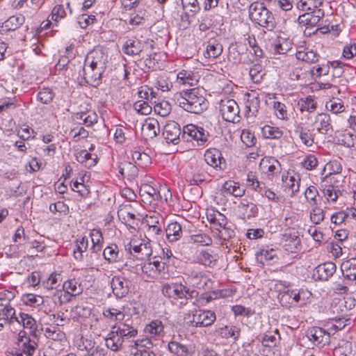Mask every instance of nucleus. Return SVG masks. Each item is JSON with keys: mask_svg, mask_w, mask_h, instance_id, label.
<instances>
[{"mask_svg": "<svg viewBox=\"0 0 356 356\" xmlns=\"http://www.w3.org/2000/svg\"><path fill=\"white\" fill-rule=\"evenodd\" d=\"M108 55L102 47H96L87 54L83 65V79L93 87L102 83V76L106 68Z\"/></svg>", "mask_w": 356, "mask_h": 356, "instance_id": "obj_1", "label": "nucleus"}, {"mask_svg": "<svg viewBox=\"0 0 356 356\" xmlns=\"http://www.w3.org/2000/svg\"><path fill=\"white\" fill-rule=\"evenodd\" d=\"M172 99L175 104L192 113H201L208 107V102L197 88L177 92Z\"/></svg>", "mask_w": 356, "mask_h": 356, "instance_id": "obj_2", "label": "nucleus"}, {"mask_svg": "<svg viewBox=\"0 0 356 356\" xmlns=\"http://www.w3.org/2000/svg\"><path fill=\"white\" fill-rule=\"evenodd\" d=\"M249 16L253 22L265 28L267 31H272L276 27L277 23L273 14L261 3H251L249 8Z\"/></svg>", "mask_w": 356, "mask_h": 356, "instance_id": "obj_3", "label": "nucleus"}, {"mask_svg": "<svg viewBox=\"0 0 356 356\" xmlns=\"http://www.w3.org/2000/svg\"><path fill=\"white\" fill-rule=\"evenodd\" d=\"M162 293L170 298L180 299V305H186L188 300L197 298L198 291L190 289L181 283L172 282L165 284L162 287Z\"/></svg>", "mask_w": 356, "mask_h": 356, "instance_id": "obj_4", "label": "nucleus"}, {"mask_svg": "<svg viewBox=\"0 0 356 356\" xmlns=\"http://www.w3.org/2000/svg\"><path fill=\"white\" fill-rule=\"evenodd\" d=\"M311 296V292L307 290L287 289L280 293L278 298L283 307L290 308L305 305Z\"/></svg>", "mask_w": 356, "mask_h": 356, "instance_id": "obj_5", "label": "nucleus"}, {"mask_svg": "<svg viewBox=\"0 0 356 356\" xmlns=\"http://www.w3.org/2000/svg\"><path fill=\"white\" fill-rule=\"evenodd\" d=\"M219 109L224 120L233 123L240 121L239 106L234 99H222L219 104Z\"/></svg>", "mask_w": 356, "mask_h": 356, "instance_id": "obj_6", "label": "nucleus"}, {"mask_svg": "<svg viewBox=\"0 0 356 356\" xmlns=\"http://www.w3.org/2000/svg\"><path fill=\"white\" fill-rule=\"evenodd\" d=\"M207 133L202 127L190 124L184 127L181 139L184 141H195L198 146L202 145L207 140Z\"/></svg>", "mask_w": 356, "mask_h": 356, "instance_id": "obj_7", "label": "nucleus"}, {"mask_svg": "<svg viewBox=\"0 0 356 356\" xmlns=\"http://www.w3.org/2000/svg\"><path fill=\"white\" fill-rule=\"evenodd\" d=\"M216 314L211 310H195L191 321L192 326L207 327L216 321Z\"/></svg>", "mask_w": 356, "mask_h": 356, "instance_id": "obj_8", "label": "nucleus"}, {"mask_svg": "<svg viewBox=\"0 0 356 356\" xmlns=\"http://www.w3.org/2000/svg\"><path fill=\"white\" fill-rule=\"evenodd\" d=\"M307 337L315 346L323 347L330 343V333L319 327L309 328L307 331Z\"/></svg>", "mask_w": 356, "mask_h": 356, "instance_id": "obj_9", "label": "nucleus"}, {"mask_svg": "<svg viewBox=\"0 0 356 356\" xmlns=\"http://www.w3.org/2000/svg\"><path fill=\"white\" fill-rule=\"evenodd\" d=\"M129 280L121 276H114L111 281L112 291L117 298L125 297L129 292Z\"/></svg>", "mask_w": 356, "mask_h": 356, "instance_id": "obj_10", "label": "nucleus"}, {"mask_svg": "<svg viewBox=\"0 0 356 356\" xmlns=\"http://www.w3.org/2000/svg\"><path fill=\"white\" fill-rule=\"evenodd\" d=\"M259 167L261 173L266 175L269 180H272L281 169L279 161L273 158L262 159Z\"/></svg>", "mask_w": 356, "mask_h": 356, "instance_id": "obj_11", "label": "nucleus"}, {"mask_svg": "<svg viewBox=\"0 0 356 356\" xmlns=\"http://www.w3.org/2000/svg\"><path fill=\"white\" fill-rule=\"evenodd\" d=\"M181 134L179 124L175 121L168 122L163 127V136L167 143L178 144Z\"/></svg>", "mask_w": 356, "mask_h": 356, "instance_id": "obj_12", "label": "nucleus"}, {"mask_svg": "<svg viewBox=\"0 0 356 356\" xmlns=\"http://www.w3.org/2000/svg\"><path fill=\"white\" fill-rule=\"evenodd\" d=\"M188 279L194 289L207 290L212 288L211 280L204 273H192Z\"/></svg>", "mask_w": 356, "mask_h": 356, "instance_id": "obj_13", "label": "nucleus"}, {"mask_svg": "<svg viewBox=\"0 0 356 356\" xmlns=\"http://www.w3.org/2000/svg\"><path fill=\"white\" fill-rule=\"evenodd\" d=\"M131 347L135 350L131 352L133 356H156L152 350L153 343L149 339L135 341Z\"/></svg>", "mask_w": 356, "mask_h": 356, "instance_id": "obj_14", "label": "nucleus"}, {"mask_svg": "<svg viewBox=\"0 0 356 356\" xmlns=\"http://www.w3.org/2000/svg\"><path fill=\"white\" fill-rule=\"evenodd\" d=\"M314 124L318 133L331 135L334 130L330 116L327 113H318L315 117Z\"/></svg>", "mask_w": 356, "mask_h": 356, "instance_id": "obj_15", "label": "nucleus"}, {"mask_svg": "<svg viewBox=\"0 0 356 356\" xmlns=\"http://www.w3.org/2000/svg\"><path fill=\"white\" fill-rule=\"evenodd\" d=\"M148 241H143L138 244V241L136 239H132L130 243L127 245L126 249L131 251L134 250L135 253H137L140 256V259H145L149 257L152 253V246L149 242V239Z\"/></svg>", "mask_w": 356, "mask_h": 356, "instance_id": "obj_16", "label": "nucleus"}, {"mask_svg": "<svg viewBox=\"0 0 356 356\" xmlns=\"http://www.w3.org/2000/svg\"><path fill=\"white\" fill-rule=\"evenodd\" d=\"M218 259V256L211 250H201L196 254L195 261L196 263L207 267L214 266Z\"/></svg>", "mask_w": 356, "mask_h": 356, "instance_id": "obj_17", "label": "nucleus"}, {"mask_svg": "<svg viewBox=\"0 0 356 356\" xmlns=\"http://www.w3.org/2000/svg\"><path fill=\"white\" fill-rule=\"evenodd\" d=\"M323 16L324 11L320 8H316L314 10L299 15L298 22L300 24L314 26L317 25Z\"/></svg>", "mask_w": 356, "mask_h": 356, "instance_id": "obj_18", "label": "nucleus"}, {"mask_svg": "<svg viewBox=\"0 0 356 356\" xmlns=\"http://www.w3.org/2000/svg\"><path fill=\"white\" fill-rule=\"evenodd\" d=\"M238 209L241 218L244 220L254 218L258 213L257 206L246 199L241 200L238 206Z\"/></svg>", "mask_w": 356, "mask_h": 356, "instance_id": "obj_19", "label": "nucleus"}, {"mask_svg": "<svg viewBox=\"0 0 356 356\" xmlns=\"http://www.w3.org/2000/svg\"><path fill=\"white\" fill-rule=\"evenodd\" d=\"M204 160L210 166L219 169H222V164L225 161L220 151L216 148L209 149L205 152Z\"/></svg>", "mask_w": 356, "mask_h": 356, "instance_id": "obj_20", "label": "nucleus"}, {"mask_svg": "<svg viewBox=\"0 0 356 356\" xmlns=\"http://www.w3.org/2000/svg\"><path fill=\"white\" fill-rule=\"evenodd\" d=\"M63 289L67 294L64 296L67 302L71 300L72 296H79L83 292L81 284L76 279L65 281L63 284Z\"/></svg>", "mask_w": 356, "mask_h": 356, "instance_id": "obj_21", "label": "nucleus"}, {"mask_svg": "<svg viewBox=\"0 0 356 356\" xmlns=\"http://www.w3.org/2000/svg\"><path fill=\"white\" fill-rule=\"evenodd\" d=\"M336 268V265L333 262H326L315 268L314 275L319 280L326 281L333 275Z\"/></svg>", "mask_w": 356, "mask_h": 356, "instance_id": "obj_22", "label": "nucleus"}, {"mask_svg": "<svg viewBox=\"0 0 356 356\" xmlns=\"http://www.w3.org/2000/svg\"><path fill=\"white\" fill-rule=\"evenodd\" d=\"M143 133L149 138H154L160 132L159 123L157 120L149 118L145 120L142 127Z\"/></svg>", "mask_w": 356, "mask_h": 356, "instance_id": "obj_23", "label": "nucleus"}, {"mask_svg": "<svg viewBox=\"0 0 356 356\" xmlns=\"http://www.w3.org/2000/svg\"><path fill=\"white\" fill-rule=\"evenodd\" d=\"M74 119L79 124L90 127L97 122L98 116L94 111L88 110L76 113L74 115Z\"/></svg>", "mask_w": 356, "mask_h": 356, "instance_id": "obj_24", "label": "nucleus"}, {"mask_svg": "<svg viewBox=\"0 0 356 356\" xmlns=\"http://www.w3.org/2000/svg\"><path fill=\"white\" fill-rule=\"evenodd\" d=\"M341 270L345 278L349 280H356V258L344 261L341 265Z\"/></svg>", "mask_w": 356, "mask_h": 356, "instance_id": "obj_25", "label": "nucleus"}, {"mask_svg": "<svg viewBox=\"0 0 356 356\" xmlns=\"http://www.w3.org/2000/svg\"><path fill=\"white\" fill-rule=\"evenodd\" d=\"M165 234L168 241L173 243L177 241L182 236L181 225L177 222H172L165 228Z\"/></svg>", "mask_w": 356, "mask_h": 356, "instance_id": "obj_26", "label": "nucleus"}, {"mask_svg": "<svg viewBox=\"0 0 356 356\" xmlns=\"http://www.w3.org/2000/svg\"><path fill=\"white\" fill-rule=\"evenodd\" d=\"M222 52V45L216 40L211 39L208 41L204 56L207 58H216Z\"/></svg>", "mask_w": 356, "mask_h": 356, "instance_id": "obj_27", "label": "nucleus"}, {"mask_svg": "<svg viewBox=\"0 0 356 356\" xmlns=\"http://www.w3.org/2000/svg\"><path fill=\"white\" fill-rule=\"evenodd\" d=\"M118 171L123 177L129 179H134L138 173L137 165L129 161L121 162L118 165Z\"/></svg>", "mask_w": 356, "mask_h": 356, "instance_id": "obj_28", "label": "nucleus"}, {"mask_svg": "<svg viewBox=\"0 0 356 356\" xmlns=\"http://www.w3.org/2000/svg\"><path fill=\"white\" fill-rule=\"evenodd\" d=\"M24 22V17L22 15H13L6 20L1 26V31H13L20 27Z\"/></svg>", "mask_w": 356, "mask_h": 356, "instance_id": "obj_29", "label": "nucleus"}, {"mask_svg": "<svg viewBox=\"0 0 356 356\" xmlns=\"http://www.w3.org/2000/svg\"><path fill=\"white\" fill-rule=\"evenodd\" d=\"M216 332L223 339L232 338L236 341L240 337L241 330L234 325H225L216 330Z\"/></svg>", "mask_w": 356, "mask_h": 356, "instance_id": "obj_30", "label": "nucleus"}, {"mask_svg": "<svg viewBox=\"0 0 356 356\" xmlns=\"http://www.w3.org/2000/svg\"><path fill=\"white\" fill-rule=\"evenodd\" d=\"M113 330L123 340L124 338L129 339L135 337L138 334L136 329L127 323H120L118 325H115L113 327Z\"/></svg>", "mask_w": 356, "mask_h": 356, "instance_id": "obj_31", "label": "nucleus"}, {"mask_svg": "<svg viewBox=\"0 0 356 356\" xmlns=\"http://www.w3.org/2000/svg\"><path fill=\"white\" fill-rule=\"evenodd\" d=\"M283 239L285 242L284 247L286 251L297 252L300 250V239L298 236L285 234L283 236Z\"/></svg>", "mask_w": 356, "mask_h": 356, "instance_id": "obj_32", "label": "nucleus"}, {"mask_svg": "<svg viewBox=\"0 0 356 356\" xmlns=\"http://www.w3.org/2000/svg\"><path fill=\"white\" fill-rule=\"evenodd\" d=\"M103 256L109 264L118 262L121 259L119 248L116 244H111L105 248Z\"/></svg>", "mask_w": 356, "mask_h": 356, "instance_id": "obj_33", "label": "nucleus"}, {"mask_svg": "<svg viewBox=\"0 0 356 356\" xmlns=\"http://www.w3.org/2000/svg\"><path fill=\"white\" fill-rule=\"evenodd\" d=\"M144 332L147 337L154 338L160 337L163 332V324L160 321H153L145 326Z\"/></svg>", "mask_w": 356, "mask_h": 356, "instance_id": "obj_34", "label": "nucleus"}, {"mask_svg": "<svg viewBox=\"0 0 356 356\" xmlns=\"http://www.w3.org/2000/svg\"><path fill=\"white\" fill-rule=\"evenodd\" d=\"M168 350L171 353L177 356H187L190 353L189 348L175 340V337L168 343Z\"/></svg>", "mask_w": 356, "mask_h": 356, "instance_id": "obj_35", "label": "nucleus"}, {"mask_svg": "<svg viewBox=\"0 0 356 356\" xmlns=\"http://www.w3.org/2000/svg\"><path fill=\"white\" fill-rule=\"evenodd\" d=\"M291 46L292 44L289 40L279 37L272 44V51L274 54H284L291 49Z\"/></svg>", "mask_w": 356, "mask_h": 356, "instance_id": "obj_36", "label": "nucleus"}, {"mask_svg": "<svg viewBox=\"0 0 356 356\" xmlns=\"http://www.w3.org/2000/svg\"><path fill=\"white\" fill-rule=\"evenodd\" d=\"M257 259L258 261L264 264H272L277 259V254L275 250L273 248L270 249H262L257 254Z\"/></svg>", "mask_w": 356, "mask_h": 356, "instance_id": "obj_37", "label": "nucleus"}, {"mask_svg": "<svg viewBox=\"0 0 356 356\" xmlns=\"http://www.w3.org/2000/svg\"><path fill=\"white\" fill-rule=\"evenodd\" d=\"M106 346L113 351L119 350L123 343L124 340L115 333L114 330H112L107 338L105 340Z\"/></svg>", "mask_w": 356, "mask_h": 356, "instance_id": "obj_38", "label": "nucleus"}, {"mask_svg": "<svg viewBox=\"0 0 356 356\" xmlns=\"http://www.w3.org/2000/svg\"><path fill=\"white\" fill-rule=\"evenodd\" d=\"M296 57L297 59L307 63H316L321 58L320 55L316 51L308 49L298 51L296 54Z\"/></svg>", "mask_w": 356, "mask_h": 356, "instance_id": "obj_39", "label": "nucleus"}, {"mask_svg": "<svg viewBox=\"0 0 356 356\" xmlns=\"http://www.w3.org/2000/svg\"><path fill=\"white\" fill-rule=\"evenodd\" d=\"M97 155H92L86 149L81 150L76 154V161L88 168L94 166L97 163Z\"/></svg>", "mask_w": 356, "mask_h": 356, "instance_id": "obj_40", "label": "nucleus"}, {"mask_svg": "<svg viewBox=\"0 0 356 356\" xmlns=\"http://www.w3.org/2000/svg\"><path fill=\"white\" fill-rule=\"evenodd\" d=\"M88 246V240L86 236L77 238L76 241L75 248L73 251L74 257L76 260L81 261L83 257V252H85Z\"/></svg>", "mask_w": 356, "mask_h": 356, "instance_id": "obj_41", "label": "nucleus"}, {"mask_svg": "<svg viewBox=\"0 0 356 356\" xmlns=\"http://www.w3.org/2000/svg\"><path fill=\"white\" fill-rule=\"evenodd\" d=\"M295 133L298 135L302 143L307 147H311L314 143V138L312 137L310 130L307 127L298 125L295 129Z\"/></svg>", "mask_w": 356, "mask_h": 356, "instance_id": "obj_42", "label": "nucleus"}, {"mask_svg": "<svg viewBox=\"0 0 356 356\" xmlns=\"http://www.w3.org/2000/svg\"><path fill=\"white\" fill-rule=\"evenodd\" d=\"M222 188L225 192L235 197H242L245 193V189L241 188L238 183L231 180L225 181Z\"/></svg>", "mask_w": 356, "mask_h": 356, "instance_id": "obj_43", "label": "nucleus"}, {"mask_svg": "<svg viewBox=\"0 0 356 356\" xmlns=\"http://www.w3.org/2000/svg\"><path fill=\"white\" fill-rule=\"evenodd\" d=\"M177 83L181 85L195 86L197 82L194 74L191 71L182 70L177 74Z\"/></svg>", "mask_w": 356, "mask_h": 356, "instance_id": "obj_44", "label": "nucleus"}, {"mask_svg": "<svg viewBox=\"0 0 356 356\" xmlns=\"http://www.w3.org/2000/svg\"><path fill=\"white\" fill-rule=\"evenodd\" d=\"M311 210L309 212L310 220L312 223L319 225L325 218V211L318 206V204L309 206Z\"/></svg>", "mask_w": 356, "mask_h": 356, "instance_id": "obj_45", "label": "nucleus"}, {"mask_svg": "<svg viewBox=\"0 0 356 356\" xmlns=\"http://www.w3.org/2000/svg\"><path fill=\"white\" fill-rule=\"evenodd\" d=\"M53 309L51 308H44V313L49 316V319L52 322L54 325L63 326L66 321L69 319H66L65 314L63 312H58L57 313H52Z\"/></svg>", "mask_w": 356, "mask_h": 356, "instance_id": "obj_46", "label": "nucleus"}, {"mask_svg": "<svg viewBox=\"0 0 356 356\" xmlns=\"http://www.w3.org/2000/svg\"><path fill=\"white\" fill-rule=\"evenodd\" d=\"M19 350L26 356H33L37 347L38 343L35 340L24 339L23 341L18 343Z\"/></svg>", "mask_w": 356, "mask_h": 356, "instance_id": "obj_47", "label": "nucleus"}, {"mask_svg": "<svg viewBox=\"0 0 356 356\" xmlns=\"http://www.w3.org/2000/svg\"><path fill=\"white\" fill-rule=\"evenodd\" d=\"M260 100L254 93H248L247 95V101L245 108L247 111L252 113L253 115H256L259 111Z\"/></svg>", "mask_w": 356, "mask_h": 356, "instance_id": "obj_48", "label": "nucleus"}, {"mask_svg": "<svg viewBox=\"0 0 356 356\" xmlns=\"http://www.w3.org/2000/svg\"><path fill=\"white\" fill-rule=\"evenodd\" d=\"M3 307V308L0 311V321L12 323L15 321L19 322V318L15 316V309L10 305Z\"/></svg>", "mask_w": 356, "mask_h": 356, "instance_id": "obj_49", "label": "nucleus"}, {"mask_svg": "<svg viewBox=\"0 0 356 356\" xmlns=\"http://www.w3.org/2000/svg\"><path fill=\"white\" fill-rule=\"evenodd\" d=\"M131 157L136 165L141 168L146 167L151 163L150 156L144 152L135 150L132 152Z\"/></svg>", "mask_w": 356, "mask_h": 356, "instance_id": "obj_50", "label": "nucleus"}, {"mask_svg": "<svg viewBox=\"0 0 356 356\" xmlns=\"http://www.w3.org/2000/svg\"><path fill=\"white\" fill-rule=\"evenodd\" d=\"M19 321V323H22L24 328L29 329L32 333H35L37 331L36 321L29 314L20 313Z\"/></svg>", "mask_w": 356, "mask_h": 356, "instance_id": "obj_51", "label": "nucleus"}, {"mask_svg": "<svg viewBox=\"0 0 356 356\" xmlns=\"http://www.w3.org/2000/svg\"><path fill=\"white\" fill-rule=\"evenodd\" d=\"M57 325H51L44 330V335L47 338L54 341H62L65 338V333Z\"/></svg>", "mask_w": 356, "mask_h": 356, "instance_id": "obj_52", "label": "nucleus"}, {"mask_svg": "<svg viewBox=\"0 0 356 356\" xmlns=\"http://www.w3.org/2000/svg\"><path fill=\"white\" fill-rule=\"evenodd\" d=\"M282 181L285 191L291 192V195L293 196L296 192L299 191V183L294 177L286 176L282 177Z\"/></svg>", "mask_w": 356, "mask_h": 356, "instance_id": "obj_53", "label": "nucleus"}, {"mask_svg": "<svg viewBox=\"0 0 356 356\" xmlns=\"http://www.w3.org/2000/svg\"><path fill=\"white\" fill-rule=\"evenodd\" d=\"M209 222L211 225V228L218 231V232L225 225H227V218L220 212H218L214 214L213 216L211 217Z\"/></svg>", "mask_w": 356, "mask_h": 356, "instance_id": "obj_54", "label": "nucleus"}, {"mask_svg": "<svg viewBox=\"0 0 356 356\" xmlns=\"http://www.w3.org/2000/svg\"><path fill=\"white\" fill-rule=\"evenodd\" d=\"M296 7L298 10L309 12L314 9L318 8V6L321 4L318 0H297Z\"/></svg>", "mask_w": 356, "mask_h": 356, "instance_id": "obj_55", "label": "nucleus"}, {"mask_svg": "<svg viewBox=\"0 0 356 356\" xmlns=\"http://www.w3.org/2000/svg\"><path fill=\"white\" fill-rule=\"evenodd\" d=\"M261 131L264 136L267 138L277 139L281 138L283 134L282 131L280 128L270 125H265Z\"/></svg>", "mask_w": 356, "mask_h": 356, "instance_id": "obj_56", "label": "nucleus"}, {"mask_svg": "<svg viewBox=\"0 0 356 356\" xmlns=\"http://www.w3.org/2000/svg\"><path fill=\"white\" fill-rule=\"evenodd\" d=\"M154 110L155 113L162 117H165L170 114L171 111V105L168 102L162 101L156 103V100H154Z\"/></svg>", "mask_w": 356, "mask_h": 356, "instance_id": "obj_57", "label": "nucleus"}, {"mask_svg": "<svg viewBox=\"0 0 356 356\" xmlns=\"http://www.w3.org/2000/svg\"><path fill=\"white\" fill-rule=\"evenodd\" d=\"M54 92L49 88L41 89L37 95V99L42 104H48L51 103L54 99Z\"/></svg>", "mask_w": 356, "mask_h": 356, "instance_id": "obj_58", "label": "nucleus"}, {"mask_svg": "<svg viewBox=\"0 0 356 356\" xmlns=\"http://www.w3.org/2000/svg\"><path fill=\"white\" fill-rule=\"evenodd\" d=\"M60 282V275L52 273L46 280L42 282V285L45 289L51 290L59 286Z\"/></svg>", "mask_w": 356, "mask_h": 356, "instance_id": "obj_59", "label": "nucleus"}, {"mask_svg": "<svg viewBox=\"0 0 356 356\" xmlns=\"http://www.w3.org/2000/svg\"><path fill=\"white\" fill-rule=\"evenodd\" d=\"M298 105L301 111L312 113L316 109V103L311 96H308L305 99H300Z\"/></svg>", "mask_w": 356, "mask_h": 356, "instance_id": "obj_60", "label": "nucleus"}, {"mask_svg": "<svg viewBox=\"0 0 356 356\" xmlns=\"http://www.w3.org/2000/svg\"><path fill=\"white\" fill-rule=\"evenodd\" d=\"M14 289H3L0 291V306H6L15 298Z\"/></svg>", "mask_w": 356, "mask_h": 356, "instance_id": "obj_61", "label": "nucleus"}, {"mask_svg": "<svg viewBox=\"0 0 356 356\" xmlns=\"http://www.w3.org/2000/svg\"><path fill=\"white\" fill-rule=\"evenodd\" d=\"M118 216L122 222L127 224L136 219V216L128 211L127 206L121 207L118 211Z\"/></svg>", "mask_w": 356, "mask_h": 356, "instance_id": "obj_62", "label": "nucleus"}, {"mask_svg": "<svg viewBox=\"0 0 356 356\" xmlns=\"http://www.w3.org/2000/svg\"><path fill=\"white\" fill-rule=\"evenodd\" d=\"M330 71V66L327 63L318 64L312 67L310 70V74L312 76L320 77L323 75L328 74Z\"/></svg>", "mask_w": 356, "mask_h": 356, "instance_id": "obj_63", "label": "nucleus"}, {"mask_svg": "<svg viewBox=\"0 0 356 356\" xmlns=\"http://www.w3.org/2000/svg\"><path fill=\"white\" fill-rule=\"evenodd\" d=\"M333 355L334 356H353L351 343L347 341L343 346L334 348Z\"/></svg>", "mask_w": 356, "mask_h": 356, "instance_id": "obj_64", "label": "nucleus"}]
</instances>
